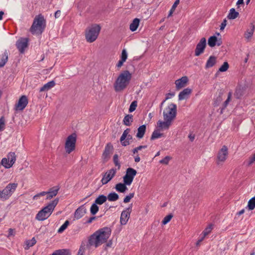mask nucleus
Instances as JSON below:
<instances>
[{
	"instance_id": "393cba45",
	"label": "nucleus",
	"mask_w": 255,
	"mask_h": 255,
	"mask_svg": "<svg viewBox=\"0 0 255 255\" xmlns=\"http://www.w3.org/2000/svg\"><path fill=\"white\" fill-rule=\"evenodd\" d=\"M55 85V82L54 81L52 80L51 81L46 84H44L40 89L39 91L40 92H43V91H47L51 89L52 88H53Z\"/></svg>"
},
{
	"instance_id": "4c0bfd02",
	"label": "nucleus",
	"mask_w": 255,
	"mask_h": 255,
	"mask_svg": "<svg viewBox=\"0 0 255 255\" xmlns=\"http://www.w3.org/2000/svg\"><path fill=\"white\" fill-rule=\"evenodd\" d=\"M232 95V93L231 92H229L228 94V98L223 103V105L222 106V108L221 110V113H223V111L227 107V105H228L229 103L230 102L231 97Z\"/></svg>"
},
{
	"instance_id": "473e14b6",
	"label": "nucleus",
	"mask_w": 255,
	"mask_h": 255,
	"mask_svg": "<svg viewBox=\"0 0 255 255\" xmlns=\"http://www.w3.org/2000/svg\"><path fill=\"white\" fill-rule=\"evenodd\" d=\"M137 173L136 170L134 169L129 167L127 168L126 170V175L128 176V177H130L131 178L133 179L134 178V176L136 175Z\"/></svg>"
},
{
	"instance_id": "f3484780",
	"label": "nucleus",
	"mask_w": 255,
	"mask_h": 255,
	"mask_svg": "<svg viewBox=\"0 0 255 255\" xmlns=\"http://www.w3.org/2000/svg\"><path fill=\"white\" fill-rule=\"evenodd\" d=\"M59 201L58 198H56L50 203H49L46 206L43 208L45 211L47 212V214H51L53 212L55 207L57 205Z\"/></svg>"
},
{
	"instance_id": "dca6fc26",
	"label": "nucleus",
	"mask_w": 255,
	"mask_h": 255,
	"mask_svg": "<svg viewBox=\"0 0 255 255\" xmlns=\"http://www.w3.org/2000/svg\"><path fill=\"white\" fill-rule=\"evenodd\" d=\"M114 149L113 146L111 142L108 143L102 154V158L104 161H107L110 158V154Z\"/></svg>"
},
{
	"instance_id": "a18cd8bd",
	"label": "nucleus",
	"mask_w": 255,
	"mask_h": 255,
	"mask_svg": "<svg viewBox=\"0 0 255 255\" xmlns=\"http://www.w3.org/2000/svg\"><path fill=\"white\" fill-rule=\"evenodd\" d=\"M137 106V102L136 101H133L131 104L130 105L129 108L128 109V111L129 113H131L134 111L136 109V108Z\"/></svg>"
},
{
	"instance_id": "4468645a",
	"label": "nucleus",
	"mask_w": 255,
	"mask_h": 255,
	"mask_svg": "<svg viewBox=\"0 0 255 255\" xmlns=\"http://www.w3.org/2000/svg\"><path fill=\"white\" fill-rule=\"evenodd\" d=\"M97 234V232H95L93 234L89 237L88 243L87 245L88 247L94 246L95 248H97L100 246V242H99L100 240Z\"/></svg>"
},
{
	"instance_id": "680f3d73",
	"label": "nucleus",
	"mask_w": 255,
	"mask_h": 255,
	"mask_svg": "<svg viewBox=\"0 0 255 255\" xmlns=\"http://www.w3.org/2000/svg\"><path fill=\"white\" fill-rule=\"evenodd\" d=\"M222 98L221 95H219L218 97H217L216 99L214 101V106H217L219 105L220 103L222 101Z\"/></svg>"
},
{
	"instance_id": "a19ab883",
	"label": "nucleus",
	"mask_w": 255,
	"mask_h": 255,
	"mask_svg": "<svg viewBox=\"0 0 255 255\" xmlns=\"http://www.w3.org/2000/svg\"><path fill=\"white\" fill-rule=\"evenodd\" d=\"M163 135V133H159L157 130H155L152 133L150 140H153L156 138H160Z\"/></svg>"
},
{
	"instance_id": "338daca9",
	"label": "nucleus",
	"mask_w": 255,
	"mask_h": 255,
	"mask_svg": "<svg viewBox=\"0 0 255 255\" xmlns=\"http://www.w3.org/2000/svg\"><path fill=\"white\" fill-rule=\"evenodd\" d=\"M127 137V136L122 134V136H121V137L120 138V141H121V144L122 145H123V144H124L123 142H124V141L126 139Z\"/></svg>"
},
{
	"instance_id": "5fc2aeb1",
	"label": "nucleus",
	"mask_w": 255,
	"mask_h": 255,
	"mask_svg": "<svg viewBox=\"0 0 255 255\" xmlns=\"http://www.w3.org/2000/svg\"><path fill=\"white\" fill-rule=\"evenodd\" d=\"M171 157L169 156H166L163 159L160 160L159 161V163L167 165L168 164L169 160H170Z\"/></svg>"
},
{
	"instance_id": "052dcab7",
	"label": "nucleus",
	"mask_w": 255,
	"mask_h": 255,
	"mask_svg": "<svg viewBox=\"0 0 255 255\" xmlns=\"http://www.w3.org/2000/svg\"><path fill=\"white\" fill-rule=\"evenodd\" d=\"M255 161V153L249 157L248 166L251 165Z\"/></svg>"
},
{
	"instance_id": "412c9836",
	"label": "nucleus",
	"mask_w": 255,
	"mask_h": 255,
	"mask_svg": "<svg viewBox=\"0 0 255 255\" xmlns=\"http://www.w3.org/2000/svg\"><path fill=\"white\" fill-rule=\"evenodd\" d=\"M50 216V215L47 214V212L45 211V209L43 208L38 212L35 219L38 221H44L47 219Z\"/></svg>"
},
{
	"instance_id": "9d476101",
	"label": "nucleus",
	"mask_w": 255,
	"mask_h": 255,
	"mask_svg": "<svg viewBox=\"0 0 255 255\" xmlns=\"http://www.w3.org/2000/svg\"><path fill=\"white\" fill-rule=\"evenodd\" d=\"M132 204H130L129 207L127 208L126 210H124L122 212L120 218V222L122 225H125L127 223L132 210Z\"/></svg>"
},
{
	"instance_id": "5701e85b",
	"label": "nucleus",
	"mask_w": 255,
	"mask_h": 255,
	"mask_svg": "<svg viewBox=\"0 0 255 255\" xmlns=\"http://www.w3.org/2000/svg\"><path fill=\"white\" fill-rule=\"evenodd\" d=\"M9 52L7 50H5L4 52L0 55L1 58L0 61V67H3L8 60V56Z\"/></svg>"
},
{
	"instance_id": "49530a36",
	"label": "nucleus",
	"mask_w": 255,
	"mask_h": 255,
	"mask_svg": "<svg viewBox=\"0 0 255 255\" xmlns=\"http://www.w3.org/2000/svg\"><path fill=\"white\" fill-rule=\"evenodd\" d=\"M172 217H173L172 214H169V215H168L167 216H165L163 220L162 221V224L163 225H166L171 220V219H172Z\"/></svg>"
},
{
	"instance_id": "cd10ccee",
	"label": "nucleus",
	"mask_w": 255,
	"mask_h": 255,
	"mask_svg": "<svg viewBox=\"0 0 255 255\" xmlns=\"http://www.w3.org/2000/svg\"><path fill=\"white\" fill-rule=\"evenodd\" d=\"M116 190L121 193H125L128 190L127 185L125 183H119L116 185Z\"/></svg>"
},
{
	"instance_id": "7ed1b4c3",
	"label": "nucleus",
	"mask_w": 255,
	"mask_h": 255,
	"mask_svg": "<svg viewBox=\"0 0 255 255\" xmlns=\"http://www.w3.org/2000/svg\"><path fill=\"white\" fill-rule=\"evenodd\" d=\"M46 27V20L44 16L39 14L36 15L34 18L32 24L30 28V31L33 34H41Z\"/></svg>"
},
{
	"instance_id": "c9c22d12",
	"label": "nucleus",
	"mask_w": 255,
	"mask_h": 255,
	"mask_svg": "<svg viewBox=\"0 0 255 255\" xmlns=\"http://www.w3.org/2000/svg\"><path fill=\"white\" fill-rule=\"evenodd\" d=\"M217 37L215 36H212L209 37L208 41V44L211 47H213L216 45Z\"/></svg>"
},
{
	"instance_id": "79ce46f5",
	"label": "nucleus",
	"mask_w": 255,
	"mask_h": 255,
	"mask_svg": "<svg viewBox=\"0 0 255 255\" xmlns=\"http://www.w3.org/2000/svg\"><path fill=\"white\" fill-rule=\"evenodd\" d=\"M69 225V221L66 220L65 223L60 227V228L58 230V233H62L68 227Z\"/></svg>"
},
{
	"instance_id": "ddd939ff",
	"label": "nucleus",
	"mask_w": 255,
	"mask_h": 255,
	"mask_svg": "<svg viewBox=\"0 0 255 255\" xmlns=\"http://www.w3.org/2000/svg\"><path fill=\"white\" fill-rule=\"evenodd\" d=\"M28 39L27 38H20L16 43V46L21 53L24 51V49L28 46Z\"/></svg>"
},
{
	"instance_id": "6e6d98bb",
	"label": "nucleus",
	"mask_w": 255,
	"mask_h": 255,
	"mask_svg": "<svg viewBox=\"0 0 255 255\" xmlns=\"http://www.w3.org/2000/svg\"><path fill=\"white\" fill-rule=\"evenodd\" d=\"M118 158H119L118 155L117 154H115L113 157V161H114L115 165L118 166V169H120L121 166H120V164L119 162Z\"/></svg>"
},
{
	"instance_id": "2f4dec72",
	"label": "nucleus",
	"mask_w": 255,
	"mask_h": 255,
	"mask_svg": "<svg viewBox=\"0 0 255 255\" xmlns=\"http://www.w3.org/2000/svg\"><path fill=\"white\" fill-rule=\"evenodd\" d=\"M51 255H71L69 250H58L54 252Z\"/></svg>"
},
{
	"instance_id": "4be33fe9",
	"label": "nucleus",
	"mask_w": 255,
	"mask_h": 255,
	"mask_svg": "<svg viewBox=\"0 0 255 255\" xmlns=\"http://www.w3.org/2000/svg\"><path fill=\"white\" fill-rule=\"evenodd\" d=\"M192 90L190 88H187L184 89L183 91L180 92L178 95V99L181 101L187 99L188 97L191 94Z\"/></svg>"
},
{
	"instance_id": "bf43d9fd",
	"label": "nucleus",
	"mask_w": 255,
	"mask_h": 255,
	"mask_svg": "<svg viewBox=\"0 0 255 255\" xmlns=\"http://www.w3.org/2000/svg\"><path fill=\"white\" fill-rule=\"evenodd\" d=\"M147 147V145H140L132 150V152L133 154H135L138 152V150H140L143 148H146Z\"/></svg>"
},
{
	"instance_id": "2eb2a0df",
	"label": "nucleus",
	"mask_w": 255,
	"mask_h": 255,
	"mask_svg": "<svg viewBox=\"0 0 255 255\" xmlns=\"http://www.w3.org/2000/svg\"><path fill=\"white\" fill-rule=\"evenodd\" d=\"M228 147L226 145H223L218 152L217 159L219 161L224 162L226 160L228 155Z\"/></svg>"
},
{
	"instance_id": "69168bd1",
	"label": "nucleus",
	"mask_w": 255,
	"mask_h": 255,
	"mask_svg": "<svg viewBox=\"0 0 255 255\" xmlns=\"http://www.w3.org/2000/svg\"><path fill=\"white\" fill-rule=\"evenodd\" d=\"M227 20L226 19H224V20L223 21V22H222L221 25H220V30H223L225 26H226L227 25Z\"/></svg>"
},
{
	"instance_id": "0e129e2a",
	"label": "nucleus",
	"mask_w": 255,
	"mask_h": 255,
	"mask_svg": "<svg viewBox=\"0 0 255 255\" xmlns=\"http://www.w3.org/2000/svg\"><path fill=\"white\" fill-rule=\"evenodd\" d=\"M46 195V191L41 192L37 194L35 196H34L33 199H37L38 197H39L40 196H45Z\"/></svg>"
},
{
	"instance_id": "72a5a7b5",
	"label": "nucleus",
	"mask_w": 255,
	"mask_h": 255,
	"mask_svg": "<svg viewBox=\"0 0 255 255\" xmlns=\"http://www.w3.org/2000/svg\"><path fill=\"white\" fill-rule=\"evenodd\" d=\"M107 198L109 201L113 202L118 200L119 198V196L117 193L113 192L110 193L107 196Z\"/></svg>"
},
{
	"instance_id": "37998d69",
	"label": "nucleus",
	"mask_w": 255,
	"mask_h": 255,
	"mask_svg": "<svg viewBox=\"0 0 255 255\" xmlns=\"http://www.w3.org/2000/svg\"><path fill=\"white\" fill-rule=\"evenodd\" d=\"M133 180V179L126 175L123 177L124 183L127 185H130L132 182Z\"/></svg>"
},
{
	"instance_id": "1a4fd4ad",
	"label": "nucleus",
	"mask_w": 255,
	"mask_h": 255,
	"mask_svg": "<svg viewBox=\"0 0 255 255\" xmlns=\"http://www.w3.org/2000/svg\"><path fill=\"white\" fill-rule=\"evenodd\" d=\"M206 47V39L205 37L202 38L197 44L195 50V56H199L204 51Z\"/></svg>"
},
{
	"instance_id": "3c124183",
	"label": "nucleus",
	"mask_w": 255,
	"mask_h": 255,
	"mask_svg": "<svg viewBox=\"0 0 255 255\" xmlns=\"http://www.w3.org/2000/svg\"><path fill=\"white\" fill-rule=\"evenodd\" d=\"M36 241L35 238L33 237L31 239V240L27 241L26 242V244L28 248H29L30 247H32L33 246H34L36 244Z\"/></svg>"
},
{
	"instance_id": "864d4df0",
	"label": "nucleus",
	"mask_w": 255,
	"mask_h": 255,
	"mask_svg": "<svg viewBox=\"0 0 255 255\" xmlns=\"http://www.w3.org/2000/svg\"><path fill=\"white\" fill-rule=\"evenodd\" d=\"M212 227H213L212 225L210 224L205 229V230L203 231L204 237H205L209 233L211 232V231H212V230L213 229Z\"/></svg>"
},
{
	"instance_id": "6e6552de",
	"label": "nucleus",
	"mask_w": 255,
	"mask_h": 255,
	"mask_svg": "<svg viewBox=\"0 0 255 255\" xmlns=\"http://www.w3.org/2000/svg\"><path fill=\"white\" fill-rule=\"evenodd\" d=\"M16 161V155L14 152H10L8 153L7 157L2 159L1 164L5 168H9L13 165Z\"/></svg>"
},
{
	"instance_id": "f8f14e48",
	"label": "nucleus",
	"mask_w": 255,
	"mask_h": 255,
	"mask_svg": "<svg viewBox=\"0 0 255 255\" xmlns=\"http://www.w3.org/2000/svg\"><path fill=\"white\" fill-rule=\"evenodd\" d=\"M28 99L26 96H22L18 100L15 106V109L17 111H22L28 104Z\"/></svg>"
},
{
	"instance_id": "13d9d810",
	"label": "nucleus",
	"mask_w": 255,
	"mask_h": 255,
	"mask_svg": "<svg viewBox=\"0 0 255 255\" xmlns=\"http://www.w3.org/2000/svg\"><path fill=\"white\" fill-rule=\"evenodd\" d=\"M128 54L126 49H123L122 52L121 59L126 61L127 59Z\"/></svg>"
},
{
	"instance_id": "bb28decb",
	"label": "nucleus",
	"mask_w": 255,
	"mask_h": 255,
	"mask_svg": "<svg viewBox=\"0 0 255 255\" xmlns=\"http://www.w3.org/2000/svg\"><path fill=\"white\" fill-rule=\"evenodd\" d=\"M133 121V117L131 114L126 115L123 120V124L127 126H130Z\"/></svg>"
},
{
	"instance_id": "4d7b16f0",
	"label": "nucleus",
	"mask_w": 255,
	"mask_h": 255,
	"mask_svg": "<svg viewBox=\"0 0 255 255\" xmlns=\"http://www.w3.org/2000/svg\"><path fill=\"white\" fill-rule=\"evenodd\" d=\"M4 119L3 117L0 118V131H2L4 129Z\"/></svg>"
},
{
	"instance_id": "ea45409f",
	"label": "nucleus",
	"mask_w": 255,
	"mask_h": 255,
	"mask_svg": "<svg viewBox=\"0 0 255 255\" xmlns=\"http://www.w3.org/2000/svg\"><path fill=\"white\" fill-rule=\"evenodd\" d=\"M248 208L250 210H253L255 208V196L252 198L248 202Z\"/></svg>"
},
{
	"instance_id": "f257e3e1",
	"label": "nucleus",
	"mask_w": 255,
	"mask_h": 255,
	"mask_svg": "<svg viewBox=\"0 0 255 255\" xmlns=\"http://www.w3.org/2000/svg\"><path fill=\"white\" fill-rule=\"evenodd\" d=\"M177 114V106L175 104H170L163 112L164 121H158L157 125L160 129H167L171 125L172 121L175 118Z\"/></svg>"
},
{
	"instance_id": "774afa93",
	"label": "nucleus",
	"mask_w": 255,
	"mask_h": 255,
	"mask_svg": "<svg viewBox=\"0 0 255 255\" xmlns=\"http://www.w3.org/2000/svg\"><path fill=\"white\" fill-rule=\"evenodd\" d=\"M83 253H84V249H83V246L81 245L77 255H83Z\"/></svg>"
},
{
	"instance_id": "c756f323",
	"label": "nucleus",
	"mask_w": 255,
	"mask_h": 255,
	"mask_svg": "<svg viewBox=\"0 0 255 255\" xmlns=\"http://www.w3.org/2000/svg\"><path fill=\"white\" fill-rule=\"evenodd\" d=\"M139 21V19L137 18H135L133 20L132 23L129 25V29L131 31H135L137 29Z\"/></svg>"
},
{
	"instance_id": "c03bdc74",
	"label": "nucleus",
	"mask_w": 255,
	"mask_h": 255,
	"mask_svg": "<svg viewBox=\"0 0 255 255\" xmlns=\"http://www.w3.org/2000/svg\"><path fill=\"white\" fill-rule=\"evenodd\" d=\"M229 67V65L227 62H224L223 64L219 69V71L223 72L228 70Z\"/></svg>"
},
{
	"instance_id": "20e7f679",
	"label": "nucleus",
	"mask_w": 255,
	"mask_h": 255,
	"mask_svg": "<svg viewBox=\"0 0 255 255\" xmlns=\"http://www.w3.org/2000/svg\"><path fill=\"white\" fill-rule=\"evenodd\" d=\"M101 26L99 24H94L88 27L85 32L86 40L90 43L95 41L97 38L101 30Z\"/></svg>"
},
{
	"instance_id": "39448f33",
	"label": "nucleus",
	"mask_w": 255,
	"mask_h": 255,
	"mask_svg": "<svg viewBox=\"0 0 255 255\" xmlns=\"http://www.w3.org/2000/svg\"><path fill=\"white\" fill-rule=\"evenodd\" d=\"M17 185V183H10L3 190H0V200H8L16 190Z\"/></svg>"
},
{
	"instance_id": "6ab92c4d",
	"label": "nucleus",
	"mask_w": 255,
	"mask_h": 255,
	"mask_svg": "<svg viewBox=\"0 0 255 255\" xmlns=\"http://www.w3.org/2000/svg\"><path fill=\"white\" fill-rule=\"evenodd\" d=\"M60 189L59 186H55L50 188L48 191H46V199H51L53 197H55L58 194V191Z\"/></svg>"
},
{
	"instance_id": "f03ea898",
	"label": "nucleus",
	"mask_w": 255,
	"mask_h": 255,
	"mask_svg": "<svg viewBox=\"0 0 255 255\" xmlns=\"http://www.w3.org/2000/svg\"><path fill=\"white\" fill-rule=\"evenodd\" d=\"M131 79V74L128 70H125L121 73L114 84L115 91L119 92L125 89L129 84Z\"/></svg>"
},
{
	"instance_id": "e433bc0d",
	"label": "nucleus",
	"mask_w": 255,
	"mask_h": 255,
	"mask_svg": "<svg viewBox=\"0 0 255 255\" xmlns=\"http://www.w3.org/2000/svg\"><path fill=\"white\" fill-rule=\"evenodd\" d=\"M251 29L250 30H247L245 33V37L247 39L251 38L253 35L255 30V25L253 23L251 24Z\"/></svg>"
},
{
	"instance_id": "e2e57ef3",
	"label": "nucleus",
	"mask_w": 255,
	"mask_h": 255,
	"mask_svg": "<svg viewBox=\"0 0 255 255\" xmlns=\"http://www.w3.org/2000/svg\"><path fill=\"white\" fill-rule=\"evenodd\" d=\"M97 218L96 216H92L89 218L85 223L84 224H91L93 221L96 220Z\"/></svg>"
},
{
	"instance_id": "58836bf2",
	"label": "nucleus",
	"mask_w": 255,
	"mask_h": 255,
	"mask_svg": "<svg viewBox=\"0 0 255 255\" xmlns=\"http://www.w3.org/2000/svg\"><path fill=\"white\" fill-rule=\"evenodd\" d=\"M99 208L98 204L95 202L92 204L90 208V212L92 215H95L99 211Z\"/></svg>"
},
{
	"instance_id": "aec40b11",
	"label": "nucleus",
	"mask_w": 255,
	"mask_h": 255,
	"mask_svg": "<svg viewBox=\"0 0 255 255\" xmlns=\"http://www.w3.org/2000/svg\"><path fill=\"white\" fill-rule=\"evenodd\" d=\"M87 212V210L83 205L78 208L74 213V218L76 219H79L81 218Z\"/></svg>"
},
{
	"instance_id": "a211bd4d",
	"label": "nucleus",
	"mask_w": 255,
	"mask_h": 255,
	"mask_svg": "<svg viewBox=\"0 0 255 255\" xmlns=\"http://www.w3.org/2000/svg\"><path fill=\"white\" fill-rule=\"evenodd\" d=\"M188 81V78L187 76H183L180 79L175 81V84L177 90H179L181 88L184 87Z\"/></svg>"
},
{
	"instance_id": "603ef678",
	"label": "nucleus",
	"mask_w": 255,
	"mask_h": 255,
	"mask_svg": "<svg viewBox=\"0 0 255 255\" xmlns=\"http://www.w3.org/2000/svg\"><path fill=\"white\" fill-rule=\"evenodd\" d=\"M134 193H130L129 195L126 196L125 198L124 199V202L125 203H128L130 199L134 197Z\"/></svg>"
},
{
	"instance_id": "9b49d317",
	"label": "nucleus",
	"mask_w": 255,
	"mask_h": 255,
	"mask_svg": "<svg viewBox=\"0 0 255 255\" xmlns=\"http://www.w3.org/2000/svg\"><path fill=\"white\" fill-rule=\"evenodd\" d=\"M116 173V169L115 168H112L110 170L107 171L101 180V182L103 185L107 184L112 178L115 176Z\"/></svg>"
},
{
	"instance_id": "423d86ee",
	"label": "nucleus",
	"mask_w": 255,
	"mask_h": 255,
	"mask_svg": "<svg viewBox=\"0 0 255 255\" xmlns=\"http://www.w3.org/2000/svg\"><path fill=\"white\" fill-rule=\"evenodd\" d=\"M76 139V133H73L67 137L65 144V149L67 153L69 154L75 150Z\"/></svg>"
},
{
	"instance_id": "7c9ffc66",
	"label": "nucleus",
	"mask_w": 255,
	"mask_h": 255,
	"mask_svg": "<svg viewBox=\"0 0 255 255\" xmlns=\"http://www.w3.org/2000/svg\"><path fill=\"white\" fill-rule=\"evenodd\" d=\"M239 15V13L238 11H236L235 8H232L230 10V12L227 17L229 19H234L238 17Z\"/></svg>"
},
{
	"instance_id": "f704fd0d",
	"label": "nucleus",
	"mask_w": 255,
	"mask_h": 255,
	"mask_svg": "<svg viewBox=\"0 0 255 255\" xmlns=\"http://www.w3.org/2000/svg\"><path fill=\"white\" fill-rule=\"evenodd\" d=\"M107 200V196L104 195H99L95 200V203L98 205H102Z\"/></svg>"
},
{
	"instance_id": "09e8293b",
	"label": "nucleus",
	"mask_w": 255,
	"mask_h": 255,
	"mask_svg": "<svg viewBox=\"0 0 255 255\" xmlns=\"http://www.w3.org/2000/svg\"><path fill=\"white\" fill-rule=\"evenodd\" d=\"M133 138L131 135L129 134L128 135L127 138L124 142H123L124 144H123V146H126L130 144V143L132 141Z\"/></svg>"
},
{
	"instance_id": "8fccbe9b",
	"label": "nucleus",
	"mask_w": 255,
	"mask_h": 255,
	"mask_svg": "<svg viewBox=\"0 0 255 255\" xmlns=\"http://www.w3.org/2000/svg\"><path fill=\"white\" fill-rule=\"evenodd\" d=\"M179 0H176L174 3H173V5L172 6V7L169 11V14L168 15V17L171 15L175 9V8L177 7V5L179 3Z\"/></svg>"
},
{
	"instance_id": "b1692460",
	"label": "nucleus",
	"mask_w": 255,
	"mask_h": 255,
	"mask_svg": "<svg viewBox=\"0 0 255 255\" xmlns=\"http://www.w3.org/2000/svg\"><path fill=\"white\" fill-rule=\"evenodd\" d=\"M145 131L146 126L145 125L139 126L137 128V132L136 135V137L139 139L142 138L145 134Z\"/></svg>"
},
{
	"instance_id": "c85d7f7f",
	"label": "nucleus",
	"mask_w": 255,
	"mask_h": 255,
	"mask_svg": "<svg viewBox=\"0 0 255 255\" xmlns=\"http://www.w3.org/2000/svg\"><path fill=\"white\" fill-rule=\"evenodd\" d=\"M244 89L241 86H238L236 88V91L234 94L235 97L237 99H240L244 94Z\"/></svg>"
},
{
	"instance_id": "0eeeda50",
	"label": "nucleus",
	"mask_w": 255,
	"mask_h": 255,
	"mask_svg": "<svg viewBox=\"0 0 255 255\" xmlns=\"http://www.w3.org/2000/svg\"><path fill=\"white\" fill-rule=\"evenodd\" d=\"M96 232H97V236L100 242V245L106 243L111 234V230L109 227H104L100 229Z\"/></svg>"
},
{
	"instance_id": "de8ad7c7",
	"label": "nucleus",
	"mask_w": 255,
	"mask_h": 255,
	"mask_svg": "<svg viewBox=\"0 0 255 255\" xmlns=\"http://www.w3.org/2000/svg\"><path fill=\"white\" fill-rule=\"evenodd\" d=\"M174 95H175V93L174 92L168 93L166 94L165 99L164 101H163L162 102V103H161V104H160V111L161 110V108H162V107L164 103L166 100H167L168 99H170L171 97L174 96Z\"/></svg>"
},
{
	"instance_id": "a878e982",
	"label": "nucleus",
	"mask_w": 255,
	"mask_h": 255,
	"mask_svg": "<svg viewBox=\"0 0 255 255\" xmlns=\"http://www.w3.org/2000/svg\"><path fill=\"white\" fill-rule=\"evenodd\" d=\"M216 59L217 58L215 56H210L206 62L205 68L208 69L214 66V65L216 63Z\"/></svg>"
}]
</instances>
